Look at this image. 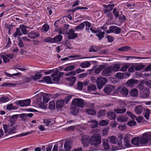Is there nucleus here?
<instances>
[{
  "instance_id": "obj_32",
  "label": "nucleus",
  "mask_w": 151,
  "mask_h": 151,
  "mask_svg": "<svg viewBox=\"0 0 151 151\" xmlns=\"http://www.w3.org/2000/svg\"><path fill=\"white\" fill-rule=\"evenodd\" d=\"M91 64L88 61H85L81 63L80 64V66L82 68H84L89 67Z\"/></svg>"
},
{
  "instance_id": "obj_61",
  "label": "nucleus",
  "mask_w": 151,
  "mask_h": 151,
  "mask_svg": "<svg viewBox=\"0 0 151 151\" xmlns=\"http://www.w3.org/2000/svg\"><path fill=\"white\" fill-rule=\"evenodd\" d=\"M111 12L108 11L106 13L104 14H106L105 15L107 17H109L110 19L112 20L113 19V15Z\"/></svg>"
},
{
  "instance_id": "obj_20",
  "label": "nucleus",
  "mask_w": 151,
  "mask_h": 151,
  "mask_svg": "<svg viewBox=\"0 0 151 151\" xmlns=\"http://www.w3.org/2000/svg\"><path fill=\"white\" fill-rule=\"evenodd\" d=\"M114 111L117 114H123L125 113L126 111V109L125 107L122 108H118L114 109Z\"/></svg>"
},
{
  "instance_id": "obj_48",
  "label": "nucleus",
  "mask_w": 151,
  "mask_h": 151,
  "mask_svg": "<svg viewBox=\"0 0 151 151\" xmlns=\"http://www.w3.org/2000/svg\"><path fill=\"white\" fill-rule=\"evenodd\" d=\"M123 138V136L121 134H119L118 136L119 141L118 143V145H119V147H121L122 145V140Z\"/></svg>"
},
{
  "instance_id": "obj_38",
  "label": "nucleus",
  "mask_w": 151,
  "mask_h": 151,
  "mask_svg": "<svg viewBox=\"0 0 151 151\" xmlns=\"http://www.w3.org/2000/svg\"><path fill=\"white\" fill-rule=\"evenodd\" d=\"M150 114V111L148 109H147L145 110L143 113V114L145 117L147 119H149Z\"/></svg>"
},
{
  "instance_id": "obj_30",
  "label": "nucleus",
  "mask_w": 151,
  "mask_h": 151,
  "mask_svg": "<svg viewBox=\"0 0 151 151\" xmlns=\"http://www.w3.org/2000/svg\"><path fill=\"white\" fill-rule=\"evenodd\" d=\"M131 96L134 97H137L138 96V91L136 88H133L130 92Z\"/></svg>"
},
{
  "instance_id": "obj_29",
  "label": "nucleus",
  "mask_w": 151,
  "mask_h": 151,
  "mask_svg": "<svg viewBox=\"0 0 151 151\" xmlns=\"http://www.w3.org/2000/svg\"><path fill=\"white\" fill-rule=\"evenodd\" d=\"M131 49L132 50L130 47L126 46L118 48L117 50L119 51L126 52Z\"/></svg>"
},
{
  "instance_id": "obj_7",
  "label": "nucleus",
  "mask_w": 151,
  "mask_h": 151,
  "mask_svg": "<svg viewBox=\"0 0 151 151\" xmlns=\"http://www.w3.org/2000/svg\"><path fill=\"white\" fill-rule=\"evenodd\" d=\"M31 102L30 99H27L24 100H20L16 102L17 105H18L20 106H26L29 105Z\"/></svg>"
},
{
  "instance_id": "obj_52",
  "label": "nucleus",
  "mask_w": 151,
  "mask_h": 151,
  "mask_svg": "<svg viewBox=\"0 0 151 151\" xmlns=\"http://www.w3.org/2000/svg\"><path fill=\"white\" fill-rule=\"evenodd\" d=\"M106 111L105 110H101L98 113V116L99 117L103 116L106 114Z\"/></svg>"
},
{
  "instance_id": "obj_26",
  "label": "nucleus",
  "mask_w": 151,
  "mask_h": 151,
  "mask_svg": "<svg viewBox=\"0 0 151 151\" xmlns=\"http://www.w3.org/2000/svg\"><path fill=\"white\" fill-rule=\"evenodd\" d=\"M103 146L104 149L106 150H108L110 149V147L108 144L107 139L103 140Z\"/></svg>"
},
{
  "instance_id": "obj_10",
  "label": "nucleus",
  "mask_w": 151,
  "mask_h": 151,
  "mask_svg": "<svg viewBox=\"0 0 151 151\" xmlns=\"http://www.w3.org/2000/svg\"><path fill=\"white\" fill-rule=\"evenodd\" d=\"M119 92L123 96H126L128 94L129 91L128 89L124 87H118L117 88Z\"/></svg>"
},
{
  "instance_id": "obj_1",
  "label": "nucleus",
  "mask_w": 151,
  "mask_h": 151,
  "mask_svg": "<svg viewBox=\"0 0 151 151\" xmlns=\"http://www.w3.org/2000/svg\"><path fill=\"white\" fill-rule=\"evenodd\" d=\"M101 142V136L97 134L93 135L88 140V143L91 145L95 146L100 145Z\"/></svg>"
},
{
  "instance_id": "obj_43",
  "label": "nucleus",
  "mask_w": 151,
  "mask_h": 151,
  "mask_svg": "<svg viewBox=\"0 0 151 151\" xmlns=\"http://www.w3.org/2000/svg\"><path fill=\"white\" fill-rule=\"evenodd\" d=\"M79 56L77 55H70L68 56L67 57H65L64 58H62L61 59V60L63 61H66L68 60L70 58H77Z\"/></svg>"
},
{
  "instance_id": "obj_28",
  "label": "nucleus",
  "mask_w": 151,
  "mask_h": 151,
  "mask_svg": "<svg viewBox=\"0 0 151 151\" xmlns=\"http://www.w3.org/2000/svg\"><path fill=\"white\" fill-rule=\"evenodd\" d=\"M106 66L105 65H100L97 68H96L94 71V73L95 74H98L100 71L104 68Z\"/></svg>"
},
{
  "instance_id": "obj_59",
  "label": "nucleus",
  "mask_w": 151,
  "mask_h": 151,
  "mask_svg": "<svg viewBox=\"0 0 151 151\" xmlns=\"http://www.w3.org/2000/svg\"><path fill=\"white\" fill-rule=\"evenodd\" d=\"M42 76V75L40 74H36L32 76V78L34 80H35L39 79L41 78Z\"/></svg>"
},
{
  "instance_id": "obj_9",
  "label": "nucleus",
  "mask_w": 151,
  "mask_h": 151,
  "mask_svg": "<svg viewBox=\"0 0 151 151\" xmlns=\"http://www.w3.org/2000/svg\"><path fill=\"white\" fill-rule=\"evenodd\" d=\"M115 6V5L114 4H109L107 5L104 4L103 7L105 9H103V11L104 13H106L109 11H111Z\"/></svg>"
},
{
  "instance_id": "obj_54",
  "label": "nucleus",
  "mask_w": 151,
  "mask_h": 151,
  "mask_svg": "<svg viewBox=\"0 0 151 151\" xmlns=\"http://www.w3.org/2000/svg\"><path fill=\"white\" fill-rule=\"evenodd\" d=\"M98 50V49L96 47L91 45V46L90 47L89 51L90 52H96L97 51V50Z\"/></svg>"
},
{
  "instance_id": "obj_23",
  "label": "nucleus",
  "mask_w": 151,
  "mask_h": 151,
  "mask_svg": "<svg viewBox=\"0 0 151 151\" xmlns=\"http://www.w3.org/2000/svg\"><path fill=\"white\" fill-rule=\"evenodd\" d=\"M117 120L119 122H125L127 120V118L126 116L121 115L117 118Z\"/></svg>"
},
{
  "instance_id": "obj_35",
  "label": "nucleus",
  "mask_w": 151,
  "mask_h": 151,
  "mask_svg": "<svg viewBox=\"0 0 151 151\" xmlns=\"http://www.w3.org/2000/svg\"><path fill=\"white\" fill-rule=\"evenodd\" d=\"M67 81H70L71 83L73 85L76 81V78L74 76H71L67 78L66 79Z\"/></svg>"
},
{
  "instance_id": "obj_4",
  "label": "nucleus",
  "mask_w": 151,
  "mask_h": 151,
  "mask_svg": "<svg viewBox=\"0 0 151 151\" xmlns=\"http://www.w3.org/2000/svg\"><path fill=\"white\" fill-rule=\"evenodd\" d=\"M84 101L80 98H75L72 101V104L75 106L81 108H83L84 106Z\"/></svg>"
},
{
  "instance_id": "obj_44",
  "label": "nucleus",
  "mask_w": 151,
  "mask_h": 151,
  "mask_svg": "<svg viewBox=\"0 0 151 151\" xmlns=\"http://www.w3.org/2000/svg\"><path fill=\"white\" fill-rule=\"evenodd\" d=\"M112 71L114 72L118 71L120 68L119 65L118 64H114L113 66H111Z\"/></svg>"
},
{
  "instance_id": "obj_62",
  "label": "nucleus",
  "mask_w": 151,
  "mask_h": 151,
  "mask_svg": "<svg viewBox=\"0 0 151 151\" xmlns=\"http://www.w3.org/2000/svg\"><path fill=\"white\" fill-rule=\"evenodd\" d=\"M108 123V121L102 120L100 122L99 124L101 126H104L106 125Z\"/></svg>"
},
{
  "instance_id": "obj_42",
  "label": "nucleus",
  "mask_w": 151,
  "mask_h": 151,
  "mask_svg": "<svg viewBox=\"0 0 151 151\" xmlns=\"http://www.w3.org/2000/svg\"><path fill=\"white\" fill-rule=\"evenodd\" d=\"M43 81L47 83H52L51 78L49 76L44 77L43 78Z\"/></svg>"
},
{
  "instance_id": "obj_17",
  "label": "nucleus",
  "mask_w": 151,
  "mask_h": 151,
  "mask_svg": "<svg viewBox=\"0 0 151 151\" xmlns=\"http://www.w3.org/2000/svg\"><path fill=\"white\" fill-rule=\"evenodd\" d=\"M64 104V103L63 100H59L56 102V107L58 109H60L62 108Z\"/></svg>"
},
{
  "instance_id": "obj_5",
  "label": "nucleus",
  "mask_w": 151,
  "mask_h": 151,
  "mask_svg": "<svg viewBox=\"0 0 151 151\" xmlns=\"http://www.w3.org/2000/svg\"><path fill=\"white\" fill-rule=\"evenodd\" d=\"M150 93L149 89L145 88L141 89L139 91L140 97L142 98H146L148 97Z\"/></svg>"
},
{
  "instance_id": "obj_12",
  "label": "nucleus",
  "mask_w": 151,
  "mask_h": 151,
  "mask_svg": "<svg viewBox=\"0 0 151 151\" xmlns=\"http://www.w3.org/2000/svg\"><path fill=\"white\" fill-rule=\"evenodd\" d=\"M89 137L88 135H82L81 138V141L84 147H86L88 146V139Z\"/></svg>"
},
{
  "instance_id": "obj_58",
  "label": "nucleus",
  "mask_w": 151,
  "mask_h": 151,
  "mask_svg": "<svg viewBox=\"0 0 151 151\" xmlns=\"http://www.w3.org/2000/svg\"><path fill=\"white\" fill-rule=\"evenodd\" d=\"M84 104L85 105V106L87 108H93L94 106V104L93 103H91L89 102H87Z\"/></svg>"
},
{
  "instance_id": "obj_19",
  "label": "nucleus",
  "mask_w": 151,
  "mask_h": 151,
  "mask_svg": "<svg viewBox=\"0 0 151 151\" xmlns=\"http://www.w3.org/2000/svg\"><path fill=\"white\" fill-rule=\"evenodd\" d=\"M64 148L66 151H70L71 149L70 141L69 140L66 141L64 145Z\"/></svg>"
},
{
  "instance_id": "obj_50",
  "label": "nucleus",
  "mask_w": 151,
  "mask_h": 151,
  "mask_svg": "<svg viewBox=\"0 0 151 151\" xmlns=\"http://www.w3.org/2000/svg\"><path fill=\"white\" fill-rule=\"evenodd\" d=\"M71 112L73 115H76L78 113V109L77 108L74 107L71 108Z\"/></svg>"
},
{
  "instance_id": "obj_51",
  "label": "nucleus",
  "mask_w": 151,
  "mask_h": 151,
  "mask_svg": "<svg viewBox=\"0 0 151 151\" xmlns=\"http://www.w3.org/2000/svg\"><path fill=\"white\" fill-rule=\"evenodd\" d=\"M1 57L3 58L4 62L5 63H7L9 61V59L6 55H1Z\"/></svg>"
},
{
  "instance_id": "obj_24",
  "label": "nucleus",
  "mask_w": 151,
  "mask_h": 151,
  "mask_svg": "<svg viewBox=\"0 0 151 151\" xmlns=\"http://www.w3.org/2000/svg\"><path fill=\"white\" fill-rule=\"evenodd\" d=\"M132 143L136 145H139L140 142L139 137H137L132 138L131 140Z\"/></svg>"
},
{
  "instance_id": "obj_21",
  "label": "nucleus",
  "mask_w": 151,
  "mask_h": 151,
  "mask_svg": "<svg viewBox=\"0 0 151 151\" xmlns=\"http://www.w3.org/2000/svg\"><path fill=\"white\" fill-rule=\"evenodd\" d=\"M107 115L108 118L111 120H115L116 118V115L113 112L109 111L107 113Z\"/></svg>"
},
{
  "instance_id": "obj_40",
  "label": "nucleus",
  "mask_w": 151,
  "mask_h": 151,
  "mask_svg": "<svg viewBox=\"0 0 151 151\" xmlns=\"http://www.w3.org/2000/svg\"><path fill=\"white\" fill-rule=\"evenodd\" d=\"M16 129V127H13L9 129L8 132V134H11L15 133Z\"/></svg>"
},
{
  "instance_id": "obj_41",
  "label": "nucleus",
  "mask_w": 151,
  "mask_h": 151,
  "mask_svg": "<svg viewBox=\"0 0 151 151\" xmlns=\"http://www.w3.org/2000/svg\"><path fill=\"white\" fill-rule=\"evenodd\" d=\"M84 27L85 24L83 22L81 23L79 25L77 26L76 28V30L81 31L82 30Z\"/></svg>"
},
{
  "instance_id": "obj_37",
  "label": "nucleus",
  "mask_w": 151,
  "mask_h": 151,
  "mask_svg": "<svg viewBox=\"0 0 151 151\" xmlns=\"http://www.w3.org/2000/svg\"><path fill=\"white\" fill-rule=\"evenodd\" d=\"M135 69L136 70H140L145 67V66L144 65L141 64H137L136 65L134 66Z\"/></svg>"
},
{
  "instance_id": "obj_2",
  "label": "nucleus",
  "mask_w": 151,
  "mask_h": 151,
  "mask_svg": "<svg viewBox=\"0 0 151 151\" xmlns=\"http://www.w3.org/2000/svg\"><path fill=\"white\" fill-rule=\"evenodd\" d=\"M151 138V132L145 133L139 137L140 143L142 144L147 143Z\"/></svg>"
},
{
  "instance_id": "obj_14",
  "label": "nucleus",
  "mask_w": 151,
  "mask_h": 151,
  "mask_svg": "<svg viewBox=\"0 0 151 151\" xmlns=\"http://www.w3.org/2000/svg\"><path fill=\"white\" fill-rule=\"evenodd\" d=\"M138 81L137 80L131 79L128 80L127 82V85L129 87L132 88L134 87L135 84L137 83Z\"/></svg>"
},
{
  "instance_id": "obj_15",
  "label": "nucleus",
  "mask_w": 151,
  "mask_h": 151,
  "mask_svg": "<svg viewBox=\"0 0 151 151\" xmlns=\"http://www.w3.org/2000/svg\"><path fill=\"white\" fill-rule=\"evenodd\" d=\"M28 37L32 39H35L40 36V34L38 32L34 31L28 34Z\"/></svg>"
},
{
  "instance_id": "obj_46",
  "label": "nucleus",
  "mask_w": 151,
  "mask_h": 151,
  "mask_svg": "<svg viewBox=\"0 0 151 151\" xmlns=\"http://www.w3.org/2000/svg\"><path fill=\"white\" fill-rule=\"evenodd\" d=\"M97 32L99 34H96V35L98 37L99 40H101L104 37L105 34L104 32H100L99 31H98V32Z\"/></svg>"
},
{
  "instance_id": "obj_53",
  "label": "nucleus",
  "mask_w": 151,
  "mask_h": 151,
  "mask_svg": "<svg viewBox=\"0 0 151 151\" xmlns=\"http://www.w3.org/2000/svg\"><path fill=\"white\" fill-rule=\"evenodd\" d=\"M51 122L52 121L51 119H45L43 120V123L48 127L51 126Z\"/></svg>"
},
{
  "instance_id": "obj_22",
  "label": "nucleus",
  "mask_w": 151,
  "mask_h": 151,
  "mask_svg": "<svg viewBox=\"0 0 151 151\" xmlns=\"http://www.w3.org/2000/svg\"><path fill=\"white\" fill-rule=\"evenodd\" d=\"M143 107L141 105H138L135 107V112L138 114H140L143 110Z\"/></svg>"
},
{
  "instance_id": "obj_63",
  "label": "nucleus",
  "mask_w": 151,
  "mask_h": 151,
  "mask_svg": "<svg viewBox=\"0 0 151 151\" xmlns=\"http://www.w3.org/2000/svg\"><path fill=\"white\" fill-rule=\"evenodd\" d=\"M127 115L129 116L133 120V121L134 120V119H136V116L132 114L130 111H127Z\"/></svg>"
},
{
  "instance_id": "obj_13",
  "label": "nucleus",
  "mask_w": 151,
  "mask_h": 151,
  "mask_svg": "<svg viewBox=\"0 0 151 151\" xmlns=\"http://www.w3.org/2000/svg\"><path fill=\"white\" fill-rule=\"evenodd\" d=\"M110 29L112 33L118 34H119L121 31L120 28L114 25L111 26Z\"/></svg>"
},
{
  "instance_id": "obj_55",
  "label": "nucleus",
  "mask_w": 151,
  "mask_h": 151,
  "mask_svg": "<svg viewBox=\"0 0 151 151\" xmlns=\"http://www.w3.org/2000/svg\"><path fill=\"white\" fill-rule=\"evenodd\" d=\"M115 76L120 79H123L124 78V74L122 73H118L115 75Z\"/></svg>"
},
{
  "instance_id": "obj_6",
  "label": "nucleus",
  "mask_w": 151,
  "mask_h": 151,
  "mask_svg": "<svg viewBox=\"0 0 151 151\" xmlns=\"http://www.w3.org/2000/svg\"><path fill=\"white\" fill-rule=\"evenodd\" d=\"M66 34L68 35L67 38L69 40L74 39L78 36L77 34L74 33V31L72 29H70L68 31L66 32Z\"/></svg>"
},
{
  "instance_id": "obj_3",
  "label": "nucleus",
  "mask_w": 151,
  "mask_h": 151,
  "mask_svg": "<svg viewBox=\"0 0 151 151\" xmlns=\"http://www.w3.org/2000/svg\"><path fill=\"white\" fill-rule=\"evenodd\" d=\"M107 81V79L102 77H98L97 78L96 83L98 88L100 89L105 85Z\"/></svg>"
},
{
  "instance_id": "obj_64",
  "label": "nucleus",
  "mask_w": 151,
  "mask_h": 151,
  "mask_svg": "<svg viewBox=\"0 0 151 151\" xmlns=\"http://www.w3.org/2000/svg\"><path fill=\"white\" fill-rule=\"evenodd\" d=\"M83 87V83L81 82L78 83L77 88L80 90H81Z\"/></svg>"
},
{
  "instance_id": "obj_60",
  "label": "nucleus",
  "mask_w": 151,
  "mask_h": 151,
  "mask_svg": "<svg viewBox=\"0 0 151 151\" xmlns=\"http://www.w3.org/2000/svg\"><path fill=\"white\" fill-rule=\"evenodd\" d=\"M9 100L8 97L3 96L0 98V101L2 103H5Z\"/></svg>"
},
{
  "instance_id": "obj_25",
  "label": "nucleus",
  "mask_w": 151,
  "mask_h": 151,
  "mask_svg": "<svg viewBox=\"0 0 151 151\" xmlns=\"http://www.w3.org/2000/svg\"><path fill=\"white\" fill-rule=\"evenodd\" d=\"M63 36L61 35H58L53 38V43L60 42L62 40Z\"/></svg>"
},
{
  "instance_id": "obj_49",
  "label": "nucleus",
  "mask_w": 151,
  "mask_h": 151,
  "mask_svg": "<svg viewBox=\"0 0 151 151\" xmlns=\"http://www.w3.org/2000/svg\"><path fill=\"white\" fill-rule=\"evenodd\" d=\"M75 67V66L73 65H70L67 66L64 69V70L65 71H68L74 69Z\"/></svg>"
},
{
  "instance_id": "obj_16",
  "label": "nucleus",
  "mask_w": 151,
  "mask_h": 151,
  "mask_svg": "<svg viewBox=\"0 0 151 151\" xmlns=\"http://www.w3.org/2000/svg\"><path fill=\"white\" fill-rule=\"evenodd\" d=\"M43 101L45 103H47L50 100V97L52 98V95L50 93H43Z\"/></svg>"
},
{
  "instance_id": "obj_18",
  "label": "nucleus",
  "mask_w": 151,
  "mask_h": 151,
  "mask_svg": "<svg viewBox=\"0 0 151 151\" xmlns=\"http://www.w3.org/2000/svg\"><path fill=\"white\" fill-rule=\"evenodd\" d=\"M88 123L89 124L91 128H93L98 127V122L96 120H91L88 121Z\"/></svg>"
},
{
  "instance_id": "obj_36",
  "label": "nucleus",
  "mask_w": 151,
  "mask_h": 151,
  "mask_svg": "<svg viewBox=\"0 0 151 151\" xmlns=\"http://www.w3.org/2000/svg\"><path fill=\"white\" fill-rule=\"evenodd\" d=\"M26 27L28 28V27L23 25H21L20 26V28L21 30L22 33L24 34H28V31L27 30H26Z\"/></svg>"
},
{
  "instance_id": "obj_47",
  "label": "nucleus",
  "mask_w": 151,
  "mask_h": 151,
  "mask_svg": "<svg viewBox=\"0 0 151 151\" xmlns=\"http://www.w3.org/2000/svg\"><path fill=\"white\" fill-rule=\"evenodd\" d=\"M22 35V33L20 29L19 28H17L16 32L14 34V37H16L17 35L20 36Z\"/></svg>"
},
{
  "instance_id": "obj_31",
  "label": "nucleus",
  "mask_w": 151,
  "mask_h": 151,
  "mask_svg": "<svg viewBox=\"0 0 151 151\" xmlns=\"http://www.w3.org/2000/svg\"><path fill=\"white\" fill-rule=\"evenodd\" d=\"M50 29L49 26L47 24L44 25L41 28V30L42 32L46 33Z\"/></svg>"
},
{
  "instance_id": "obj_56",
  "label": "nucleus",
  "mask_w": 151,
  "mask_h": 151,
  "mask_svg": "<svg viewBox=\"0 0 151 151\" xmlns=\"http://www.w3.org/2000/svg\"><path fill=\"white\" fill-rule=\"evenodd\" d=\"M72 96L70 95H68V96H66L65 98L64 99L63 101L64 103H65L66 104H67L70 100L72 98Z\"/></svg>"
},
{
  "instance_id": "obj_33",
  "label": "nucleus",
  "mask_w": 151,
  "mask_h": 151,
  "mask_svg": "<svg viewBox=\"0 0 151 151\" xmlns=\"http://www.w3.org/2000/svg\"><path fill=\"white\" fill-rule=\"evenodd\" d=\"M96 85L94 84H91L88 87V90L89 92L92 91H96Z\"/></svg>"
},
{
  "instance_id": "obj_34",
  "label": "nucleus",
  "mask_w": 151,
  "mask_h": 151,
  "mask_svg": "<svg viewBox=\"0 0 151 151\" xmlns=\"http://www.w3.org/2000/svg\"><path fill=\"white\" fill-rule=\"evenodd\" d=\"M19 116L22 121L24 122L28 121V119L27 117L25 114H21L19 115Z\"/></svg>"
},
{
  "instance_id": "obj_27",
  "label": "nucleus",
  "mask_w": 151,
  "mask_h": 151,
  "mask_svg": "<svg viewBox=\"0 0 151 151\" xmlns=\"http://www.w3.org/2000/svg\"><path fill=\"white\" fill-rule=\"evenodd\" d=\"M85 111L88 114L91 115H95L96 113L95 110L93 109H88Z\"/></svg>"
},
{
  "instance_id": "obj_8",
  "label": "nucleus",
  "mask_w": 151,
  "mask_h": 151,
  "mask_svg": "<svg viewBox=\"0 0 151 151\" xmlns=\"http://www.w3.org/2000/svg\"><path fill=\"white\" fill-rule=\"evenodd\" d=\"M104 68V69L102 72V75L106 76L110 75L112 72L111 66H108Z\"/></svg>"
},
{
  "instance_id": "obj_45",
  "label": "nucleus",
  "mask_w": 151,
  "mask_h": 151,
  "mask_svg": "<svg viewBox=\"0 0 151 151\" xmlns=\"http://www.w3.org/2000/svg\"><path fill=\"white\" fill-rule=\"evenodd\" d=\"M110 142L113 144H116L117 139L115 137L112 136L109 138Z\"/></svg>"
},
{
  "instance_id": "obj_57",
  "label": "nucleus",
  "mask_w": 151,
  "mask_h": 151,
  "mask_svg": "<svg viewBox=\"0 0 151 151\" xmlns=\"http://www.w3.org/2000/svg\"><path fill=\"white\" fill-rule=\"evenodd\" d=\"M49 108L51 109H55V103L53 101H51L49 102Z\"/></svg>"
},
{
  "instance_id": "obj_11",
  "label": "nucleus",
  "mask_w": 151,
  "mask_h": 151,
  "mask_svg": "<svg viewBox=\"0 0 151 151\" xmlns=\"http://www.w3.org/2000/svg\"><path fill=\"white\" fill-rule=\"evenodd\" d=\"M115 88L114 86L109 84L106 85L104 88V91L107 94L110 93L112 91H114Z\"/></svg>"
},
{
  "instance_id": "obj_39",
  "label": "nucleus",
  "mask_w": 151,
  "mask_h": 151,
  "mask_svg": "<svg viewBox=\"0 0 151 151\" xmlns=\"http://www.w3.org/2000/svg\"><path fill=\"white\" fill-rule=\"evenodd\" d=\"M17 107L16 106H14L12 104H9L6 107V109L8 110H10L11 109L15 110L17 109Z\"/></svg>"
}]
</instances>
